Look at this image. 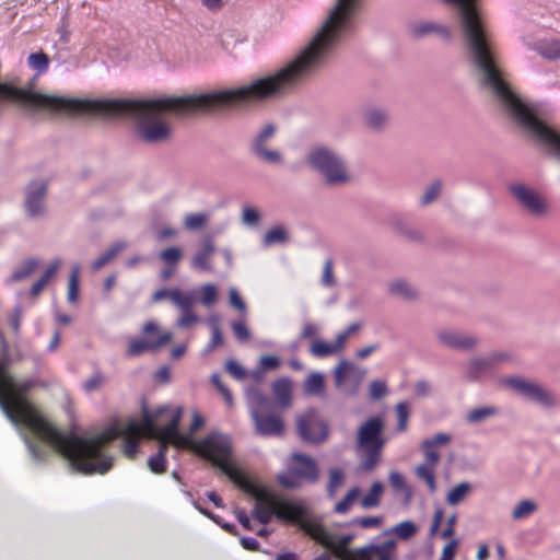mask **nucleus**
I'll return each mask as SVG.
<instances>
[{"mask_svg": "<svg viewBox=\"0 0 560 560\" xmlns=\"http://www.w3.org/2000/svg\"><path fill=\"white\" fill-rule=\"evenodd\" d=\"M79 275L80 267L73 266L69 277V289H68V301L74 303L78 300L79 294Z\"/></svg>", "mask_w": 560, "mask_h": 560, "instance_id": "nucleus-46", "label": "nucleus"}, {"mask_svg": "<svg viewBox=\"0 0 560 560\" xmlns=\"http://www.w3.org/2000/svg\"><path fill=\"white\" fill-rule=\"evenodd\" d=\"M276 127L271 124L266 125L255 137L252 143L253 153L262 162L268 164H282V154L275 149L269 148L268 142L275 136Z\"/></svg>", "mask_w": 560, "mask_h": 560, "instance_id": "nucleus-12", "label": "nucleus"}, {"mask_svg": "<svg viewBox=\"0 0 560 560\" xmlns=\"http://www.w3.org/2000/svg\"><path fill=\"white\" fill-rule=\"evenodd\" d=\"M503 383L526 399L544 407H551L555 405L556 399L552 393L538 383L521 377H509L505 378Z\"/></svg>", "mask_w": 560, "mask_h": 560, "instance_id": "nucleus-10", "label": "nucleus"}, {"mask_svg": "<svg viewBox=\"0 0 560 560\" xmlns=\"http://www.w3.org/2000/svg\"><path fill=\"white\" fill-rule=\"evenodd\" d=\"M209 222V214L203 212L189 213L184 218V226L188 231L203 229Z\"/></svg>", "mask_w": 560, "mask_h": 560, "instance_id": "nucleus-39", "label": "nucleus"}, {"mask_svg": "<svg viewBox=\"0 0 560 560\" xmlns=\"http://www.w3.org/2000/svg\"><path fill=\"white\" fill-rule=\"evenodd\" d=\"M388 480H389V483L390 486L396 490V491H404V492H408L409 489L406 485V481H405V478L404 476L398 472V471H390L389 475H388Z\"/></svg>", "mask_w": 560, "mask_h": 560, "instance_id": "nucleus-55", "label": "nucleus"}, {"mask_svg": "<svg viewBox=\"0 0 560 560\" xmlns=\"http://www.w3.org/2000/svg\"><path fill=\"white\" fill-rule=\"evenodd\" d=\"M441 191H442V183L440 180H434L432 184H430L425 188V190L421 197V205L428 206V205L432 203L434 200L438 199Z\"/></svg>", "mask_w": 560, "mask_h": 560, "instance_id": "nucleus-47", "label": "nucleus"}, {"mask_svg": "<svg viewBox=\"0 0 560 560\" xmlns=\"http://www.w3.org/2000/svg\"><path fill=\"white\" fill-rule=\"evenodd\" d=\"M451 441L452 435L445 432H439L432 438L423 440L420 444V450L424 457L423 462L438 465L441 459L438 448L447 445Z\"/></svg>", "mask_w": 560, "mask_h": 560, "instance_id": "nucleus-17", "label": "nucleus"}, {"mask_svg": "<svg viewBox=\"0 0 560 560\" xmlns=\"http://www.w3.org/2000/svg\"><path fill=\"white\" fill-rule=\"evenodd\" d=\"M143 339H136L129 343L128 355L137 357L147 351H155L166 345L173 338L170 331H160L154 322H148L143 327Z\"/></svg>", "mask_w": 560, "mask_h": 560, "instance_id": "nucleus-9", "label": "nucleus"}, {"mask_svg": "<svg viewBox=\"0 0 560 560\" xmlns=\"http://www.w3.org/2000/svg\"><path fill=\"white\" fill-rule=\"evenodd\" d=\"M261 370H276L280 366V360L275 355H262L259 360Z\"/></svg>", "mask_w": 560, "mask_h": 560, "instance_id": "nucleus-63", "label": "nucleus"}, {"mask_svg": "<svg viewBox=\"0 0 560 560\" xmlns=\"http://www.w3.org/2000/svg\"><path fill=\"white\" fill-rule=\"evenodd\" d=\"M202 298L201 302L205 306L213 305L218 300V291L214 284H205L201 289Z\"/></svg>", "mask_w": 560, "mask_h": 560, "instance_id": "nucleus-52", "label": "nucleus"}, {"mask_svg": "<svg viewBox=\"0 0 560 560\" xmlns=\"http://www.w3.org/2000/svg\"><path fill=\"white\" fill-rule=\"evenodd\" d=\"M199 322L198 316L194 310L180 312V316L177 319V326L180 328H188Z\"/></svg>", "mask_w": 560, "mask_h": 560, "instance_id": "nucleus-54", "label": "nucleus"}, {"mask_svg": "<svg viewBox=\"0 0 560 560\" xmlns=\"http://www.w3.org/2000/svg\"><path fill=\"white\" fill-rule=\"evenodd\" d=\"M47 184L43 180L33 182L26 189L25 208L31 218H37L46 212L45 197Z\"/></svg>", "mask_w": 560, "mask_h": 560, "instance_id": "nucleus-15", "label": "nucleus"}, {"mask_svg": "<svg viewBox=\"0 0 560 560\" xmlns=\"http://www.w3.org/2000/svg\"><path fill=\"white\" fill-rule=\"evenodd\" d=\"M438 465L431 463H421L415 468L416 476L425 482L430 492L436 491L435 472Z\"/></svg>", "mask_w": 560, "mask_h": 560, "instance_id": "nucleus-26", "label": "nucleus"}, {"mask_svg": "<svg viewBox=\"0 0 560 560\" xmlns=\"http://www.w3.org/2000/svg\"><path fill=\"white\" fill-rule=\"evenodd\" d=\"M27 61L30 67L39 73L45 72L49 67V57L43 51L31 54Z\"/></svg>", "mask_w": 560, "mask_h": 560, "instance_id": "nucleus-44", "label": "nucleus"}, {"mask_svg": "<svg viewBox=\"0 0 560 560\" xmlns=\"http://www.w3.org/2000/svg\"><path fill=\"white\" fill-rule=\"evenodd\" d=\"M384 429L385 423L382 417H372L359 427L357 447L364 453L361 469L371 471L380 463L381 452L385 444Z\"/></svg>", "mask_w": 560, "mask_h": 560, "instance_id": "nucleus-6", "label": "nucleus"}, {"mask_svg": "<svg viewBox=\"0 0 560 560\" xmlns=\"http://www.w3.org/2000/svg\"><path fill=\"white\" fill-rule=\"evenodd\" d=\"M39 260L30 258L24 260L12 273L10 282L21 281L28 278L38 268Z\"/></svg>", "mask_w": 560, "mask_h": 560, "instance_id": "nucleus-32", "label": "nucleus"}, {"mask_svg": "<svg viewBox=\"0 0 560 560\" xmlns=\"http://www.w3.org/2000/svg\"><path fill=\"white\" fill-rule=\"evenodd\" d=\"M494 415H497V409L492 406L478 407L467 412L466 421L471 424H477L493 417Z\"/></svg>", "mask_w": 560, "mask_h": 560, "instance_id": "nucleus-35", "label": "nucleus"}, {"mask_svg": "<svg viewBox=\"0 0 560 560\" xmlns=\"http://www.w3.org/2000/svg\"><path fill=\"white\" fill-rule=\"evenodd\" d=\"M396 541L386 540L382 544H371L355 549L352 560H395Z\"/></svg>", "mask_w": 560, "mask_h": 560, "instance_id": "nucleus-14", "label": "nucleus"}, {"mask_svg": "<svg viewBox=\"0 0 560 560\" xmlns=\"http://www.w3.org/2000/svg\"><path fill=\"white\" fill-rule=\"evenodd\" d=\"M182 257V249L176 246L167 247L160 253L161 260L168 266H175Z\"/></svg>", "mask_w": 560, "mask_h": 560, "instance_id": "nucleus-49", "label": "nucleus"}, {"mask_svg": "<svg viewBox=\"0 0 560 560\" xmlns=\"http://www.w3.org/2000/svg\"><path fill=\"white\" fill-rule=\"evenodd\" d=\"M306 163L327 186H345L352 180L351 172L343 156L328 147H313L306 155Z\"/></svg>", "mask_w": 560, "mask_h": 560, "instance_id": "nucleus-5", "label": "nucleus"}, {"mask_svg": "<svg viewBox=\"0 0 560 560\" xmlns=\"http://www.w3.org/2000/svg\"><path fill=\"white\" fill-rule=\"evenodd\" d=\"M180 407H162L154 413L143 411L142 421L130 420L126 424L115 423L92 438L62 434L39 410L31 422L30 430L61 454L79 472L105 474L113 466V458L105 447L119 436L124 439V454L135 458L142 436H162L177 447L190 448L199 454L191 434L178 432L182 418Z\"/></svg>", "mask_w": 560, "mask_h": 560, "instance_id": "nucleus-2", "label": "nucleus"}, {"mask_svg": "<svg viewBox=\"0 0 560 560\" xmlns=\"http://www.w3.org/2000/svg\"><path fill=\"white\" fill-rule=\"evenodd\" d=\"M418 532V527L411 521L401 522L386 532L394 534L401 540H408Z\"/></svg>", "mask_w": 560, "mask_h": 560, "instance_id": "nucleus-38", "label": "nucleus"}, {"mask_svg": "<svg viewBox=\"0 0 560 560\" xmlns=\"http://www.w3.org/2000/svg\"><path fill=\"white\" fill-rule=\"evenodd\" d=\"M310 352L312 355L316 358H325L329 355L337 354L338 351L336 350L334 342H327L322 339H315L310 348Z\"/></svg>", "mask_w": 560, "mask_h": 560, "instance_id": "nucleus-37", "label": "nucleus"}, {"mask_svg": "<svg viewBox=\"0 0 560 560\" xmlns=\"http://www.w3.org/2000/svg\"><path fill=\"white\" fill-rule=\"evenodd\" d=\"M364 376L363 369L346 360L340 361L334 371L336 386L351 394L357 392Z\"/></svg>", "mask_w": 560, "mask_h": 560, "instance_id": "nucleus-13", "label": "nucleus"}, {"mask_svg": "<svg viewBox=\"0 0 560 560\" xmlns=\"http://www.w3.org/2000/svg\"><path fill=\"white\" fill-rule=\"evenodd\" d=\"M292 459L298 464V466L292 469L295 470L299 477L312 483L318 480L317 465L312 457L301 453H294Z\"/></svg>", "mask_w": 560, "mask_h": 560, "instance_id": "nucleus-20", "label": "nucleus"}, {"mask_svg": "<svg viewBox=\"0 0 560 560\" xmlns=\"http://www.w3.org/2000/svg\"><path fill=\"white\" fill-rule=\"evenodd\" d=\"M322 284L327 288H332L336 285V278L334 275V262L330 258L324 262Z\"/></svg>", "mask_w": 560, "mask_h": 560, "instance_id": "nucleus-50", "label": "nucleus"}, {"mask_svg": "<svg viewBox=\"0 0 560 560\" xmlns=\"http://www.w3.org/2000/svg\"><path fill=\"white\" fill-rule=\"evenodd\" d=\"M61 266V260L56 259L54 260L48 268L45 270L43 276L32 285L30 290V295L32 298H37L44 288L47 285V283L56 276L59 267Z\"/></svg>", "mask_w": 560, "mask_h": 560, "instance_id": "nucleus-27", "label": "nucleus"}, {"mask_svg": "<svg viewBox=\"0 0 560 560\" xmlns=\"http://www.w3.org/2000/svg\"><path fill=\"white\" fill-rule=\"evenodd\" d=\"M34 385L33 380H16L0 362V408L12 423L30 428L38 410L27 398Z\"/></svg>", "mask_w": 560, "mask_h": 560, "instance_id": "nucleus-4", "label": "nucleus"}, {"mask_svg": "<svg viewBox=\"0 0 560 560\" xmlns=\"http://www.w3.org/2000/svg\"><path fill=\"white\" fill-rule=\"evenodd\" d=\"M241 219L243 224L248 226L257 225L261 220L260 211L252 206H244L242 209Z\"/></svg>", "mask_w": 560, "mask_h": 560, "instance_id": "nucleus-45", "label": "nucleus"}, {"mask_svg": "<svg viewBox=\"0 0 560 560\" xmlns=\"http://www.w3.org/2000/svg\"><path fill=\"white\" fill-rule=\"evenodd\" d=\"M459 541L457 539H451L442 549V553L439 560H454Z\"/></svg>", "mask_w": 560, "mask_h": 560, "instance_id": "nucleus-59", "label": "nucleus"}, {"mask_svg": "<svg viewBox=\"0 0 560 560\" xmlns=\"http://www.w3.org/2000/svg\"><path fill=\"white\" fill-rule=\"evenodd\" d=\"M369 389L370 396L373 399H380L384 397L388 392L386 383L384 381L378 380L371 382Z\"/></svg>", "mask_w": 560, "mask_h": 560, "instance_id": "nucleus-56", "label": "nucleus"}, {"mask_svg": "<svg viewBox=\"0 0 560 560\" xmlns=\"http://www.w3.org/2000/svg\"><path fill=\"white\" fill-rule=\"evenodd\" d=\"M292 382L282 377L272 383V394L277 406L281 408H289L292 400Z\"/></svg>", "mask_w": 560, "mask_h": 560, "instance_id": "nucleus-22", "label": "nucleus"}, {"mask_svg": "<svg viewBox=\"0 0 560 560\" xmlns=\"http://www.w3.org/2000/svg\"><path fill=\"white\" fill-rule=\"evenodd\" d=\"M223 345V337L218 324L213 323L212 325V337L211 341L207 347V351H212L215 347Z\"/></svg>", "mask_w": 560, "mask_h": 560, "instance_id": "nucleus-64", "label": "nucleus"}, {"mask_svg": "<svg viewBox=\"0 0 560 560\" xmlns=\"http://www.w3.org/2000/svg\"><path fill=\"white\" fill-rule=\"evenodd\" d=\"M471 486L468 482H462L450 490L446 502L450 505H456L469 494Z\"/></svg>", "mask_w": 560, "mask_h": 560, "instance_id": "nucleus-40", "label": "nucleus"}, {"mask_svg": "<svg viewBox=\"0 0 560 560\" xmlns=\"http://www.w3.org/2000/svg\"><path fill=\"white\" fill-rule=\"evenodd\" d=\"M389 115L383 107L369 106L363 110L364 126L374 132H382L388 125Z\"/></svg>", "mask_w": 560, "mask_h": 560, "instance_id": "nucleus-19", "label": "nucleus"}, {"mask_svg": "<svg viewBox=\"0 0 560 560\" xmlns=\"http://www.w3.org/2000/svg\"><path fill=\"white\" fill-rule=\"evenodd\" d=\"M196 446L200 456L212 462L232 482L255 498L253 515L260 524H268L275 515L279 520L298 523L302 528V522L307 520L305 506L253 483L231 460L232 445L228 435L211 432Z\"/></svg>", "mask_w": 560, "mask_h": 560, "instance_id": "nucleus-3", "label": "nucleus"}, {"mask_svg": "<svg viewBox=\"0 0 560 560\" xmlns=\"http://www.w3.org/2000/svg\"><path fill=\"white\" fill-rule=\"evenodd\" d=\"M537 510V504L532 500L520 501L512 511L514 520H522L532 515Z\"/></svg>", "mask_w": 560, "mask_h": 560, "instance_id": "nucleus-42", "label": "nucleus"}, {"mask_svg": "<svg viewBox=\"0 0 560 560\" xmlns=\"http://www.w3.org/2000/svg\"><path fill=\"white\" fill-rule=\"evenodd\" d=\"M252 419L255 424V431L259 435L279 436L284 432V423L281 417L275 413H262L260 410L254 409L252 411Z\"/></svg>", "mask_w": 560, "mask_h": 560, "instance_id": "nucleus-16", "label": "nucleus"}, {"mask_svg": "<svg viewBox=\"0 0 560 560\" xmlns=\"http://www.w3.org/2000/svg\"><path fill=\"white\" fill-rule=\"evenodd\" d=\"M438 338L442 345L455 349L468 350L477 345L476 337L451 329L441 330Z\"/></svg>", "mask_w": 560, "mask_h": 560, "instance_id": "nucleus-18", "label": "nucleus"}, {"mask_svg": "<svg viewBox=\"0 0 560 560\" xmlns=\"http://www.w3.org/2000/svg\"><path fill=\"white\" fill-rule=\"evenodd\" d=\"M300 478L295 470L291 469L289 472L280 475L278 480L284 488L296 489L301 486Z\"/></svg>", "mask_w": 560, "mask_h": 560, "instance_id": "nucleus-51", "label": "nucleus"}, {"mask_svg": "<svg viewBox=\"0 0 560 560\" xmlns=\"http://www.w3.org/2000/svg\"><path fill=\"white\" fill-rule=\"evenodd\" d=\"M409 406L406 401H400L396 405V415H397V431L405 432L408 427L409 419Z\"/></svg>", "mask_w": 560, "mask_h": 560, "instance_id": "nucleus-48", "label": "nucleus"}, {"mask_svg": "<svg viewBox=\"0 0 560 560\" xmlns=\"http://www.w3.org/2000/svg\"><path fill=\"white\" fill-rule=\"evenodd\" d=\"M388 291L392 295L406 301L416 300L419 295L417 288L410 282L398 279L389 283Z\"/></svg>", "mask_w": 560, "mask_h": 560, "instance_id": "nucleus-25", "label": "nucleus"}, {"mask_svg": "<svg viewBox=\"0 0 560 560\" xmlns=\"http://www.w3.org/2000/svg\"><path fill=\"white\" fill-rule=\"evenodd\" d=\"M288 241L289 232L283 225H277L269 229L262 237V244L266 247L275 244H284Z\"/></svg>", "mask_w": 560, "mask_h": 560, "instance_id": "nucleus-30", "label": "nucleus"}, {"mask_svg": "<svg viewBox=\"0 0 560 560\" xmlns=\"http://www.w3.org/2000/svg\"><path fill=\"white\" fill-rule=\"evenodd\" d=\"M211 382L218 388V390L221 393V395L223 396L228 406H232V404H233L232 394H231L230 389L221 382L220 375L215 374V373L212 374Z\"/></svg>", "mask_w": 560, "mask_h": 560, "instance_id": "nucleus-53", "label": "nucleus"}, {"mask_svg": "<svg viewBox=\"0 0 560 560\" xmlns=\"http://www.w3.org/2000/svg\"><path fill=\"white\" fill-rule=\"evenodd\" d=\"M509 191L517 206L534 219H545L550 214L548 198L538 189L524 183H514Z\"/></svg>", "mask_w": 560, "mask_h": 560, "instance_id": "nucleus-7", "label": "nucleus"}, {"mask_svg": "<svg viewBox=\"0 0 560 560\" xmlns=\"http://www.w3.org/2000/svg\"><path fill=\"white\" fill-rule=\"evenodd\" d=\"M214 250L215 248L212 237H205L201 241L200 249L194 255L191 259L192 267L199 270L210 271L212 269L211 257Z\"/></svg>", "mask_w": 560, "mask_h": 560, "instance_id": "nucleus-21", "label": "nucleus"}, {"mask_svg": "<svg viewBox=\"0 0 560 560\" xmlns=\"http://www.w3.org/2000/svg\"><path fill=\"white\" fill-rule=\"evenodd\" d=\"M353 523L361 528H377L382 525L383 518L380 516L360 517L354 520Z\"/></svg>", "mask_w": 560, "mask_h": 560, "instance_id": "nucleus-60", "label": "nucleus"}, {"mask_svg": "<svg viewBox=\"0 0 560 560\" xmlns=\"http://www.w3.org/2000/svg\"><path fill=\"white\" fill-rule=\"evenodd\" d=\"M152 439H156L160 441V450L159 452L149 458L148 466L154 474H162L166 470V459L165 454L168 447V444L173 443L168 439H163L162 436H153Z\"/></svg>", "mask_w": 560, "mask_h": 560, "instance_id": "nucleus-24", "label": "nucleus"}, {"mask_svg": "<svg viewBox=\"0 0 560 560\" xmlns=\"http://www.w3.org/2000/svg\"><path fill=\"white\" fill-rule=\"evenodd\" d=\"M541 55L547 59H560V42L552 40L542 47Z\"/></svg>", "mask_w": 560, "mask_h": 560, "instance_id": "nucleus-58", "label": "nucleus"}, {"mask_svg": "<svg viewBox=\"0 0 560 560\" xmlns=\"http://www.w3.org/2000/svg\"><path fill=\"white\" fill-rule=\"evenodd\" d=\"M324 376L318 372H312L304 382V392L307 395H322L324 393Z\"/></svg>", "mask_w": 560, "mask_h": 560, "instance_id": "nucleus-34", "label": "nucleus"}, {"mask_svg": "<svg viewBox=\"0 0 560 560\" xmlns=\"http://www.w3.org/2000/svg\"><path fill=\"white\" fill-rule=\"evenodd\" d=\"M232 329L235 335V337L240 341H246L249 339V330L247 329L246 325L243 322H234L232 323Z\"/></svg>", "mask_w": 560, "mask_h": 560, "instance_id": "nucleus-62", "label": "nucleus"}, {"mask_svg": "<svg viewBox=\"0 0 560 560\" xmlns=\"http://www.w3.org/2000/svg\"><path fill=\"white\" fill-rule=\"evenodd\" d=\"M412 33L416 36H424L430 33H445L448 34V30L442 25L430 23V22H422L418 23L412 27Z\"/></svg>", "mask_w": 560, "mask_h": 560, "instance_id": "nucleus-43", "label": "nucleus"}, {"mask_svg": "<svg viewBox=\"0 0 560 560\" xmlns=\"http://www.w3.org/2000/svg\"><path fill=\"white\" fill-rule=\"evenodd\" d=\"M195 302L196 299L191 292H183L182 290L174 288L172 303L180 312L194 310Z\"/></svg>", "mask_w": 560, "mask_h": 560, "instance_id": "nucleus-31", "label": "nucleus"}, {"mask_svg": "<svg viewBox=\"0 0 560 560\" xmlns=\"http://www.w3.org/2000/svg\"><path fill=\"white\" fill-rule=\"evenodd\" d=\"M362 490L360 487H351L345 495L339 500L335 506L334 512L336 514L345 515L348 514L355 503L360 504Z\"/></svg>", "mask_w": 560, "mask_h": 560, "instance_id": "nucleus-23", "label": "nucleus"}, {"mask_svg": "<svg viewBox=\"0 0 560 560\" xmlns=\"http://www.w3.org/2000/svg\"><path fill=\"white\" fill-rule=\"evenodd\" d=\"M302 529L320 545L329 548L336 558L340 560H352L355 549L350 550L348 546L352 539L350 535L335 537L326 530L322 524L307 517L302 522Z\"/></svg>", "mask_w": 560, "mask_h": 560, "instance_id": "nucleus-8", "label": "nucleus"}, {"mask_svg": "<svg viewBox=\"0 0 560 560\" xmlns=\"http://www.w3.org/2000/svg\"><path fill=\"white\" fill-rule=\"evenodd\" d=\"M345 472L340 468H332L329 470V480L327 483V495L329 498H334L337 493V491L343 486L345 483Z\"/></svg>", "mask_w": 560, "mask_h": 560, "instance_id": "nucleus-36", "label": "nucleus"}, {"mask_svg": "<svg viewBox=\"0 0 560 560\" xmlns=\"http://www.w3.org/2000/svg\"><path fill=\"white\" fill-rule=\"evenodd\" d=\"M126 248V243L118 242L110 246L104 254H102L92 264L93 271H97L103 268L105 265L110 262L122 249Z\"/></svg>", "mask_w": 560, "mask_h": 560, "instance_id": "nucleus-33", "label": "nucleus"}, {"mask_svg": "<svg viewBox=\"0 0 560 560\" xmlns=\"http://www.w3.org/2000/svg\"><path fill=\"white\" fill-rule=\"evenodd\" d=\"M247 399L250 412L256 409L260 410L269 405L268 398L256 387L247 389Z\"/></svg>", "mask_w": 560, "mask_h": 560, "instance_id": "nucleus-41", "label": "nucleus"}, {"mask_svg": "<svg viewBox=\"0 0 560 560\" xmlns=\"http://www.w3.org/2000/svg\"><path fill=\"white\" fill-rule=\"evenodd\" d=\"M493 365L489 357L474 358L466 365V374L470 380L477 378L480 375L491 371Z\"/></svg>", "mask_w": 560, "mask_h": 560, "instance_id": "nucleus-29", "label": "nucleus"}, {"mask_svg": "<svg viewBox=\"0 0 560 560\" xmlns=\"http://www.w3.org/2000/svg\"><path fill=\"white\" fill-rule=\"evenodd\" d=\"M225 369L236 380H243L247 375L245 369L235 360L226 361Z\"/></svg>", "mask_w": 560, "mask_h": 560, "instance_id": "nucleus-57", "label": "nucleus"}, {"mask_svg": "<svg viewBox=\"0 0 560 560\" xmlns=\"http://www.w3.org/2000/svg\"><path fill=\"white\" fill-rule=\"evenodd\" d=\"M296 428L301 439L312 443L323 442L328 434L326 423L313 409L298 417Z\"/></svg>", "mask_w": 560, "mask_h": 560, "instance_id": "nucleus-11", "label": "nucleus"}, {"mask_svg": "<svg viewBox=\"0 0 560 560\" xmlns=\"http://www.w3.org/2000/svg\"><path fill=\"white\" fill-rule=\"evenodd\" d=\"M22 89L13 88L5 83H0V98H11L20 102V96L18 95Z\"/></svg>", "mask_w": 560, "mask_h": 560, "instance_id": "nucleus-61", "label": "nucleus"}, {"mask_svg": "<svg viewBox=\"0 0 560 560\" xmlns=\"http://www.w3.org/2000/svg\"><path fill=\"white\" fill-rule=\"evenodd\" d=\"M384 486L380 481L372 483L365 495H361L360 506L364 510L377 508L381 504Z\"/></svg>", "mask_w": 560, "mask_h": 560, "instance_id": "nucleus-28", "label": "nucleus"}, {"mask_svg": "<svg viewBox=\"0 0 560 560\" xmlns=\"http://www.w3.org/2000/svg\"><path fill=\"white\" fill-rule=\"evenodd\" d=\"M362 0H336L327 19L301 52L273 74L234 90L213 94L152 100H79L22 89L20 103L54 115L95 114L105 117L131 116L137 119V136L145 143H161L172 136L165 115L178 117L229 104L259 102L280 96L314 73L332 56L350 30Z\"/></svg>", "mask_w": 560, "mask_h": 560, "instance_id": "nucleus-1", "label": "nucleus"}]
</instances>
